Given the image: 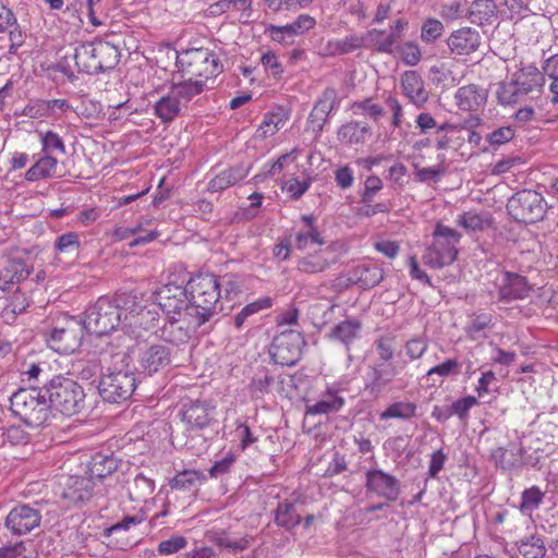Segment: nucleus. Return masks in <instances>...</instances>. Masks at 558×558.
Listing matches in <instances>:
<instances>
[{"label":"nucleus","mask_w":558,"mask_h":558,"mask_svg":"<svg viewBox=\"0 0 558 558\" xmlns=\"http://www.w3.org/2000/svg\"><path fill=\"white\" fill-rule=\"evenodd\" d=\"M134 306V295L119 293L113 299L101 296L86 311L82 320L87 331L107 335L118 327L122 328L124 312Z\"/></svg>","instance_id":"1"},{"label":"nucleus","mask_w":558,"mask_h":558,"mask_svg":"<svg viewBox=\"0 0 558 558\" xmlns=\"http://www.w3.org/2000/svg\"><path fill=\"white\" fill-rule=\"evenodd\" d=\"M190 295L187 314L196 325H204L222 311L219 278L213 274H199L186 284Z\"/></svg>","instance_id":"2"},{"label":"nucleus","mask_w":558,"mask_h":558,"mask_svg":"<svg viewBox=\"0 0 558 558\" xmlns=\"http://www.w3.org/2000/svg\"><path fill=\"white\" fill-rule=\"evenodd\" d=\"M129 360L124 352L112 355L113 367H108L98 385L104 401L120 404L132 397L136 388V378Z\"/></svg>","instance_id":"3"},{"label":"nucleus","mask_w":558,"mask_h":558,"mask_svg":"<svg viewBox=\"0 0 558 558\" xmlns=\"http://www.w3.org/2000/svg\"><path fill=\"white\" fill-rule=\"evenodd\" d=\"M43 390L49 410L54 409L64 415L72 416L84 408V390L71 378L54 376L44 385Z\"/></svg>","instance_id":"4"},{"label":"nucleus","mask_w":558,"mask_h":558,"mask_svg":"<svg viewBox=\"0 0 558 558\" xmlns=\"http://www.w3.org/2000/svg\"><path fill=\"white\" fill-rule=\"evenodd\" d=\"M177 64L184 75L203 80L206 84L214 82L222 73L223 64L219 56L209 48H194L182 51Z\"/></svg>","instance_id":"5"},{"label":"nucleus","mask_w":558,"mask_h":558,"mask_svg":"<svg viewBox=\"0 0 558 558\" xmlns=\"http://www.w3.org/2000/svg\"><path fill=\"white\" fill-rule=\"evenodd\" d=\"M10 409L31 427L44 425L49 417V405L43 387L17 390L10 398Z\"/></svg>","instance_id":"6"},{"label":"nucleus","mask_w":558,"mask_h":558,"mask_svg":"<svg viewBox=\"0 0 558 558\" xmlns=\"http://www.w3.org/2000/svg\"><path fill=\"white\" fill-rule=\"evenodd\" d=\"M120 59L118 48L108 41L85 43L75 49L74 60L78 71L96 74L113 69Z\"/></svg>","instance_id":"7"},{"label":"nucleus","mask_w":558,"mask_h":558,"mask_svg":"<svg viewBox=\"0 0 558 558\" xmlns=\"http://www.w3.org/2000/svg\"><path fill=\"white\" fill-rule=\"evenodd\" d=\"M434 241L423 255L425 265L432 268H442L452 264L458 255V244L462 238L457 230L437 223L433 232Z\"/></svg>","instance_id":"8"},{"label":"nucleus","mask_w":558,"mask_h":558,"mask_svg":"<svg viewBox=\"0 0 558 558\" xmlns=\"http://www.w3.org/2000/svg\"><path fill=\"white\" fill-rule=\"evenodd\" d=\"M84 329L85 327L81 319L63 316L57 320L47 338L48 345L61 354L73 353L82 343Z\"/></svg>","instance_id":"9"},{"label":"nucleus","mask_w":558,"mask_h":558,"mask_svg":"<svg viewBox=\"0 0 558 558\" xmlns=\"http://www.w3.org/2000/svg\"><path fill=\"white\" fill-rule=\"evenodd\" d=\"M507 208L515 220L524 223H535L544 218L546 202L541 193L523 190L509 199Z\"/></svg>","instance_id":"10"},{"label":"nucleus","mask_w":558,"mask_h":558,"mask_svg":"<svg viewBox=\"0 0 558 558\" xmlns=\"http://www.w3.org/2000/svg\"><path fill=\"white\" fill-rule=\"evenodd\" d=\"M160 316L156 306H144L134 295V306L124 312L122 330L125 333L140 338L142 331H156Z\"/></svg>","instance_id":"11"},{"label":"nucleus","mask_w":558,"mask_h":558,"mask_svg":"<svg viewBox=\"0 0 558 558\" xmlns=\"http://www.w3.org/2000/svg\"><path fill=\"white\" fill-rule=\"evenodd\" d=\"M304 345L305 340L301 332L283 330L274 338L270 354L276 363L292 366L300 360Z\"/></svg>","instance_id":"12"},{"label":"nucleus","mask_w":558,"mask_h":558,"mask_svg":"<svg viewBox=\"0 0 558 558\" xmlns=\"http://www.w3.org/2000/svg\"><path fill=\"white\" fill-rule=\"evenodd\" d=\"M494 284L498 301L502 303L524 300L532 291V286L524 276L508 270L500 271L494 279Z\"/></svg>","instance_id":"13"},{"label":"nucleus","mask_w":558,"mask_h":558,"mask_svg":"<svg viewBox=\"0 0 558 558\" xmlns=\"http://www.w3.org/2000/svg\"><path fill=\"white\" fill-rule=\"evenodd\" d=\"M187 287L183 288L174 283L162 286L156 292L157 306L167 316H190L187 310L190 307V298H187Z\"/></svg>","instance_id":"14"},{"label":"nucleus","mask_w":558,"mask_h":558,"mask_svg":"<svg viewBox=\"0 0 558 558\" xmlns=\"http://www.w3.org/2000/svg\"><path fill=\"white\" fill-rule=\"evenodd\" d=\"M41 522V512L36 506L20 504L13 507L5 517V527L16 536L32 532Z\"/></svg>","instance_id":"15"},{"label":"nucleus","mask_w":558,"mask_h":558,"mask_svg":"<svg viewBox=\"0 0 558 558\" xmlns=\"http://www.w3.org/2000/svg\"><path fill=\"white\" fill-rule=\"evenodd\" d=\"M407 366V361L384 364L375 362L368 373L365 390L374 397H378L393 378Z\"/></svg>","instance_id":"16"},{"label":"nucleus","mask_w":558,"mask_h":558,"mask_svg":"<svg viewBox=\"0 0 558 558\" xmlns=\"http://www.w3.org/2000/svg\"><path fill=\"white\" fill-rule=\"evenodd\" d=\"M202 325L194 323V317L182 315L165 317L160 337L173 344L185 343Z\"/></svg>","instance_id":"17"},{"label":"nucleus","mask_w":558,"mask_h":558,"mask_svg":"<svg viewBox=\"0 0 558 558\" xmlns=\"http://www.w3.org/2000/svg\"><path fill=\"white\" fill-rule=\"evenodd\" d=\"M215 405L207 401L194 400L184 403L181 410L182 421L189 429H204L214 421Z\"/></svg>","instance_id":"18"},{"label":"nucleus","mask_w":558,"mask_h":558,"mask_svg":"<svg viewBox=\"0 0 558 558\" xmlns=\"http://www.w3.org/2000/svg\"><path fill=\"white\" fill-rule=\"evenodd\" d=\"M61 486V498L66 501L68 506H75L92 497L95 482L87 476H66Z\"/></svg>","instance_id":"19"},{"label":"nucleus","mask_w":558,"mask_h":558,"mask_svg":"<svg viewBox=\"0 0 558 558\" xmlns=\"http://www.w3.org/2000/svg\"><path fill=\"white\" fill-rule=\"evenodd\" d=\"M344 404L345 400L341 396L340 389L336 385H328L316 402L306 405L305 415L315 416L338 413Z\"/></svg>","instance_id":"20"},{"label":"nucleus","mask_w":558,"mask_h":558,"mask_svg":"<svg viewBox=\"0 0 558 558\" xmlns=\"http://www.w3.org/2000/svg\"><path fill=\"white\" fill-rule=\"evenodd\" d=\"M366 488L391 501L399 496V481L379 469L367 471Z\"/></svg>","instance_id":"21"},{"label":"nucleus","mask_w":558,"mask_h":558,"mask_svg":"<svg viewBox=\"0 0 558 558\" xmlns=\"http://www.w3.org/2000/svg\"><path fill=\"white\" fill-rule=\"evenodd\" d=\"M208 542L215 544L220 550L238 554L247 549L253 542L248 534H236L226 530H211L207 533Z\"/></svg>","instance_id":"22"},{"label":"nucleus","mask_w":558,"mask_h":558,"mask_svg":"<svg viewBox=\"0 0 558 558\" xmlns=\"http://www.w3.org/2000/svg\"><path fill=\"white\" fill-rule=\"evenodd\" d=\"M31 274V268L23 259H8L4 269L0 272V300L7 299L11 289Z\"/></svg>","instance_id":"23"},{"label":"nucleus","mask_w":558,"mask_h":558,"mask_svg":"<svg viewBox=\"0 0 558 558\" xmlns=\"http://www.w3.org/2000/svg\"><path fill=\"white\" fill-rule=\"evenodd\" d=\"M447 44L451 52L459 56H468L478 49L481 35L471 27H462L450 34Z\"/></svg>","instance_id":"24"},{"label":"nucleus","mask_w":558,"mask_h":558,"mask_svg":"<svg viewBox=\"0 0 558 558\" xmlns=\"http://www.w3.org/2000/svg\"><path fill=\"white\" fill-rule=\"evenodd\" d=\"M401 89L403 95L416 108H422L429 98L422 77L415 71H405L402 74Z\"/></svg>","instance_id":"25"},{"label":"nucleus","mask_w":558,"mask_h":558,"mask_svg":"<svg viewBox=\"0 0 558 558\" xmlns=\"http://www.w3.org/2000/svg\"><path fill=\"white\" fill-rule=\"evenodd\" d=\"M487 94L475 84L460 87L454 94V101L462 111H477L486 102Z\"/></svg>","instance_id":"26"},{"label":"nucleus","mask_w":558,"mask_h":558,"mask_svg":"<svg viewBox=\"0 0 558 558\" xmlns=\"http://www.w3.org/2000/svg\"><path fill=\"white\" fill-rule=\"evenodd\" d=\"M384 279V269L374 263H365L355 266L350 271L349 280L363 289L378 286Z\"/></svg>","instance_id":"27"},{"label":"nucleus","mask_w":558,"mask_h":558,"mask_svg":"<svg viewBox=\"0 0 558 558\" xmlns=\"http://www.w3.org/2000/svg\"><path fill=\"white\" fill-rule=\"evenodd\" d=\"M170 350L163 344L148 347L141 355V366L148 374H154L170 364Z\"/></svg>","instance_id":"28"},{"label":"nucleus","mask_w":558,"mask_h":558,"mask_svg":"<svg viewBox=\"0 0 558 558\" xmlns=\"http://www.w3.org/2000/svg\"><path fill=\"white\" fill-rule=\"evenodd\" d=\"M314 217L304 215L301 217L298 231L295 233V247L298 250H306L313 245H323L324 240L314 225Z\"/></svg>","instance_id":"29"},{"label":"nucleus","mask_w":558,"mask_h":558,"mask_svg":"<svg viewBox=\"0 0 558 558\" xmlns=\"http://www.w3.org/2000/svg\"><path fill=\"white\" fill-rule=\"evenodd\" d=\"M371 135V128L366 123L359 121H350L341 125L337 132L338 141L345 145L363 144Z\"/></svg>","instance_id":"30"},{"label":"nucleus","mask_w":558,"mask_h":558,"mask_svg":"<svg viewBox=\"0 0 558 558\" xmlns=\"http://www.w3.org/2000/svg\"><path fill=\"white\" fill-rule=\"evenodd\" d=\"M523 456V447L514 445H510L508 448L498 447L492 451L495 465L508 471L518 469L522 464Z\"/></svg>","instance_id":"31"},{"label":"nucleus","mask_w":558,"mask_h":558,"mask_svg":"<svg viewBox=\"0 0 558 558\" xmlns=\"http://www.w3.org/2000/svg\"><path fill=\"white\" fill-rule=\"evenodd\" d=\"M515 84L520 87L523 96H526L529 93L543 87L544 75L542 71H539L534 65H527L515 73L512 74Z\"/></svg>","instance_id":"32"},{"label":"nucleus","mask_w":558,"mask_h":558,"mask_svg":"<svg viewBox=\"0 0 558 558\" xmlns=\"http://www.w3.org/2000/svg\"><path fill=\"white\" fill-rule=\"evenodd\" d=\"M247 172V169L243 166L226 169L209 181L208 191L221 192L242 181L244 178H246Z\"/></svg>","instance_id":"33"},{"label":"nucleus","mask_w":558,"mask_h":558,"mask_svg":"<svg viewBox=\"0 0 558 558\" xmlns=\"http://www.w3.org/2000/svg\"><path fill=\"white\" fill-rule=\"evenodd\" d=\"M364 37L353 34L343 38L328 40L323 51L325 56H341L357 50L364 47Z\"/></svg>","instance_id":"34"},{"label":"nucleus","mask_w":558,"mask_h":558,"mask_svg":"<svg viewBox=\"0 0 558 558\" xmlns=\"http://www.w3.org/2000/svg\"><path fill=\"white\" fill-rule=\"evenodd\" d=\"M456 222L466 232H480L490 228L493 219L487 211L469 210L459 215Z\"/></svg>","instance_id":"35"},{"label":"nucleus","mask_w":558,"mask_h":558,"mask_svg":"<svg viewBox=\"0 0 558 558\" xmlns=\"http://www.w3.org/2000/svg\"><path fill=\"white\" fill-rule=\"evenodd\" d=\"M58 159L54 156L41 154V157L26 171L25 180L36 182L56 175Z\"/></svg>","instance_id":"36"},{"label":"nucleus","mask_w":558,"mask_h":558,"mask_svg":"<svg viewBox=\"0 0 558 558\" xmlns=\"http://www.w3.org/2000/svg\"><path fill=\"white\" fill-rule=\"evenodd\" d=\"M181 106H183L180 99L174 95V92L170 89V92L162 96L158 101L154 105V113L165 123L171 122L179 116L181 111Z\"/></svg>","instance_id":"37"},{"label":"nucleus","mask_w":558,"mask_h":558,"mask_svg":"<svg viewBox=\"0 0 558 558\" xmlns=\"http://www.w3.org/2000/svg\"><path fill=\"white\" fill-rule=\"evenodd\" d=\"M208 87L209 86L205 83V81L196 80L190 76L187 80L173 84L171 89L184 106L189 104L194 97L201 95Z\"/></svg>","instance_id":"38"},{"label":"nucleus","mask_w":558,"mask_h":558,"mask_svg":"<svg viewBox=\"0 0 558 558\" xmlns=\"http://www.w3.org/2000/svg\"><path fill=\"white\" fill-rule=\"evenodd\" d=\"M468 13L473 24H492L496 20V5L492 0H475Z\"/></svg>","instance_id":"39"},{"label":"nucleus","mask_w":558,"mask_h":558,"mask_svg":"<svg viewBox=\"0 0 558 558\" xmlns=\"http://www.w3.org/2000/svg\"><path fill=\"white\" fill-rule=\"evenodd\" d=\"M117 468L118 463L111 456L96 453L88 463L86 474L94 482V480H101L110 475Z\"/></svg>","instance_id":"40"},{"label":"nucleus","mask_w":558,"mask_h":558,"mask_svg":"<svg viewBox=\"0 0 558 558\" xmlns=\"http://www.w3.org/2000/svg\"><path fill=\"white\" fill-rule=\"evenodd\" d=\"M362 324L357 319H347L340 322L330 331V338L338 340L345 347H349L360 337Z\"/></svg>","instance_id":"41"},{"label":"nucleus","mask_w":558,"mask_h":558,"mask_svg":"<svg viewBox=\"0 0 558 558\" xmlns=\"http://www.w3.org/2000/svg\"><path fill=\"white\" fill-rule=\"evenodd\" d=\"M398 41L397 34L372 29L364 36L365 47H373L379 52L391 53Z\"/></svg>","instance_id":"42"},{"label":"nucleus","mask_w":558,"mask_h":558,"mask_svg":"<svg viewBox=\"0 0 558 558\" xmlns=\"http://www.w3.org/2000/svg\"><path fill=\"white\" fill-rule=\"evenodd\" d=\"M205 481V475L196 470H184L175 474L169 485L172 489L193 490Z\"/></svg>","instance_id":"43"},{"label":"nucleus","mask_w":558,"mask_h":558,"mask_svg":"<svg viewBox=\"0 0 558 558\" xmlns=\"http://www.w3.org/2000/svg\"><path fill=\"white\" fill-rule=\"evenodd\" d=\"M155 490V481L138 473L129 484V495L132 500L146 501Z\"/></svg>","instance_id":"44"},{"label":"nucleus","mask_w":558,"mask_h":558,"mask_svg":"<svg viewBox=\"0 0 558 558\" xmlns=\"http://www.w3.org/2000/svg\"><path fill=\"white\" fill-rule=\"evenodd\" d=\"M417 405L410 401H397L391 403L379 414L381 421L390 418L411 420L416 416Z\"/></svg>","instance_id":"45"},{"label":"nucleus","mask_w":558,"mask_h":558,"mask_svg":"<svg viewBox=\"0 0 558 558\" xmlns=\"http://www.w3.org/2000/svg\"><path fill=\"white\" fill-rule=\"evenodd\" d=\"M496 97L500 105L511 106L515 105L523 99V94L520 87L515 84V81L511 76L510 81H504L498 83L496 89Z\"/></svg>","instance_id":"46"},{"label":"nucleus","mask_w":558,"mask_h":558,"mask_svg":"<svg viewBox=\"0 0 558 558\" xmlns=\"http://www.w3.org/2000/svg\"><path fill=\"white\" fill-rule=\"evenodd\" d=\"M328 248L320 250L318 253L308 254L303 257L298 263V268L300 271L306 274H317L327 269L330 265V262L327 258Z\"/></svg>","instance_id":"47"},{"label":"nucleus","mask_w":558,"mask_h":558,"mask_svg":"<svg viewBox=\"0 0 558 558\" xmlns=\"http://www.w3.org/2000/svg\"><path fill=\"white\" fill-rule=\"evenodd\" d=\"M41 145V154L53 156L54 153L60 155L66 154V147L62 137L52 130L37 131Z\"/></svg>","instance_id":"48"},{"label":"nucleus","mask_w":558,"mask_h":558,"mask_svg":"<svg viewBox=\"0 0 558 558\" xmlns=\"http://www.w3.org/2000/svg\"><path fill=\"white\" fill-rule=\"evenodd\" d=\"M301 522V517L296 513L292 502H280L275 512V523L288 531L292 530Z\"/></svg>","instance_id":"49"},{"label":"nucleus","mask_w":558,"mask_h":558,"mask_svg":"<svg viewBox=\"0 0 558 558\" xmlns=\"http://www.w3.org/2000/svg\"><path fill=\"white\" fill-rule=\"evenodd\" d=\"M518 550L524 558H543L546 554L544 539L536 534L520 539Z\"/></svg>","instance_id":"50"},{"label":"nucleus","mask_w":558,"mask_h":558,"mask_svg":"<svg viewBox=\"0 0 558 558\" xmlns=\"http://www.w3.org/2000/svg\"><path fill=\"white\" fill-rule=\"evenodd\" d=\"M272 305V299L269 296H263L247 305H245L233 319L234 327L241 329L248 317L258 313L259 311L270 308Z\"/></svg>","instance_id":"51"},{"label":"nucleus","mask_w":558,"mask_h":558,"mask_svg":"<svg viewBox=\"0 0 558 558\" xmlns=\"http://www.w3.org/2000/svg\"><path fill=\"white\" fill-rule=\"evenodd\" d=\"M286 120L282 112H267L257 130L258 135L263 138L274 135L284 125Z\"/></svg>","instance_id":"52"},{"label":"nucleus","mask_w":558,"mask_h":558,"mask_svg":"<svg viewBox=\"0 0 558 558\" xmlns=\"http://www.w3.org/2000/svg\"><path fill=\"white\" fill-rule=\"evenodd\" d=\"M542 73L550 80L549 90L554 94L553 102H558V53L547 58L542 65Z\"/></svg>","instance_id":"53"},{"label":"nucleus","mask_w":558,"mask_h":558,"mask_svg":"<svg viewBox=\"0 0 558 558\" xmlns=\"http://www.w3.org/2000/svg\"><path fill=\"white\" fill-rule=\"evenodd\" d=\"M100 371V362L96 359L80 361L74 365V373L80 379L86 381H95Z\"/></svg>","instance_id":"54"},{"label":"nucleus","mask_w":558,"mask_h":558,"mask_svg":"<svg viewBox=\"0 0 558 558\" xmlns=\"http://www.w3.org/2000/svg\"><path fill=\"white\" fill-rule=\"evenodd\" d=\"M544 499V493L537 486L523 490L521 495L520 510L524 513L536 510Z\"/></svg>","instance_id":"55"},{"label":"nucleus","mask_w":558,"mask_h":558,"mask_svg":"<svg viewBox=\"0 0 558 558\" xmlns=\"http://www.w3.org/2000/svg\"><path fill=\"white\" fill-rule=\"evenodd\" d=\"M151 219H142L135 226L131 227L134 230V235L141 232H145L144 235H138L130 242V247L136 245H143L153 242L159 233L156 230H148L147 227L151 225Z\"/></svg>","instance_id":"56"},{"label":"nucleus","mask_w":558,"mask_h":558,"mask_svg":"<svg viewBox=\"0 0 558 558\" xmlns=\"http://www.w3.org/2000/svg\"><path fill=\"white\" fill-rule=\"evenodd\" d=\"M48 371L46 362H24L22 364L21 374L24 380L38 381L41 377L47 378Z\"/></svg>","instance_id":"57"},{"label":"nucleus","mask_w":558,"mask_h":558,"mask_svg":"<svg viewBox=\"0 0 558 558\" xmlns=\"http://www.w3.org/2000/svg\"><path fill=\"white\" fill-rule=\"evenodd\" d=\"M404 354L409 361L421 359L428 349V341L423 337H414L404 343Z\"/></svg>","instance_id":"58"},{"label":"nucleus","mask_w":558,"mask_h":558,"mask_svg":"<svg viewBox=\"0 0 558 558\" xmlns=\"http://www.w3.org/2000/svg\"><path fill=\"white\" fill-rule=\"evenodd\" d=\"M352 110L355 114H364L374 120H377L385 113L384 108L380 105L373 102L371 98L354 101Z\"/></svg>","instance_id":"59"},{"label":"nucleus","mask_w":558,"mask_h":558,"mask_svg":"<svg viewBox=\"0 0 558 558\" xmlns=\"http://www.w3.org/2000/svg\"><path fill=\"white\" fill-rule=\"evenodd\" d=\"M147 519L146 511L141 509L136 514L125 515L121 521L111 525L106 530L107 535L116 534L120 531H129L131 527L138 525Z\"/></svg>","instance_id":"60"},{"label":"nucleus","mask_w":558,"mask_h":558,"mask_svg":"<svg viewBox=\"0 0 558 558\" xmlns=\"http://www.w3.org/2000/svg\"><path fill=\"white\" fill-rule=\"evenodd\" d=\"M444 32V24L439 20L427 19L421 28V39L425 43H434L442 36Z\"/></svg>","instance_id":"61"},{"label":"nucleus","mask_w":558,"mask_h":558,"mask_svg":"<svg viewBox=\"0 0 558 558\" xmlns=\"http://www.w3.org/2000/svg\"><path fill=\"white\" fill-rule=\"evenodd\" d=\"M274 381H275V378L271 375H269L267 372H265L264 374H262L259 376L254 377L248 386L251 396L253 398L258 399L262 396H264L265 393H268L269 388L274 384Z\"/></svg>","instance_id":"62"},{"label":"nucleus","mask_w":558,"mask_h":558,"mask_svg":"<svg viewBox=\"0 0 558 558\" xmlns=\"http://www.w3.org/2000/svg\"><path fill=\"white\" fill-rule=\"evenodd\" d=\"M336 106L337 90L335 88H326L313 109L329 117V114L336 109Z\"/></svg>","instance_id":"63"},{"label":"nucleus","mask_w":558,"mask_h":558,"mask_svg":"<svg viewBox=\"0 0 558 558\" xmlns=\"http://www.w3.org/2000/svg\"><path fill=\"white\" fill-rule=\"evenodd\" d=\"M375 350L378 354L376 362H383L384 364L392 363L391 360L395 355L393 339L385 336L380 337L375 341Z\"/></svg>","instance_id":"64"}]
</instances>
